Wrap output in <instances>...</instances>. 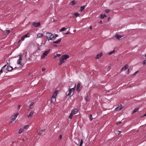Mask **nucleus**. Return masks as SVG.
<instances>
[{
    "instance_id": "f257e3e1",
    "label": "nucleus",
    "mask_w": 146,
    "mask_h": 146,
    "mask_svg": "<svg viewBox=\"0 0 146 146\" xmlns=\"http://www.w3.org/2000/svg\"><path fill=\"white\" fill-rule=\"evenodd\" d=\"M69 58V56L67 55H64L60 58V62L58 64L59 65H61L65 62V60Z\"/></svg>"
},
{
    "instance_id": "f03ea898",
    "label": "nucleus",
    "mask_w": 146,
    "mask_h": 146,
    "mask_svg": "<svg viewBox=\"0 0 146 146\" xmlns=\"http://www.w3.org/2000/svg\"><path fill=\"white\" fill-rule=\"evenodd\" d=\"M46 36L48 41L49 40H54L56 39L53 35L51 33L47 32L46 33Z\"/></svg>"
},
{
    "instance_id": "7ed1b4c3",
    "label": "nucleus",
    "mask_w": 146,
    "mask_h": 146,
    "mask_svg": "<svg viewBox=\"0 0 146 146\" xmlns=\"http://www.w3.org/2000/svg\"><path fill=\"white\" fill-rule=\"evenodd\" d=\"M50 49H49L48 50L44 52L41 57V59H43L44 58L45 56H47L48 54L49 53L50 51Z\"/></svg>"
},
{
    "instance_id": "20e7f679",
    "label": "nucleus",
    "mask_w": 146,
    "mask_h": 146,
    "mask_svg": "<svg viewBox=\"0 0 146 146\" xmlns=\"http://www.w3.org/2000/svg\"><path fill=\"white\" fill-rule=\"evenodd\" d=\"M19 58L18 60L17 61V63L18 64H19L22 66L21 65V61L22 58L23 57V55L22 54H21L19 55Z\"/></svg>"
},
{
    "instance_id": "39448f33",
    "label": "nucleus",
    "mask_w": 146,
    "mask_h": 146,
    "mask_svg": "<svg viewBox=\"0 0 146 146\" xmlns=\"http://www.w3.org/2000/svg\"><path fill=\"white\" fill-rule=\"evenodd\" d=\"M123 107V106L121 105H120L115 109L114 111H120Z\"/></svg>"
},
{
    "instance_id": "423d86ee",
    "label": "nucleus",
    "mask_w": 146,
    "mask_h": 146,
    "mask_svg": "<svg viewBox=\"0 0 146 146\" xmlns=\"http://www.w3.org/2000/svg\"><path fill=\"white\" fill-rule=\"evenodd\" d=\"M33 25L35 27H37L40 26V23H33Z\"/></svg>"
},
{
    "instance_id": "0eeeda50",
    "label": "nucleus",
    "mask_w": 146,
    "mask_h": 146,
    "mask_svg": "<svg viewBox=\"0 0 146 146\" xmlns=\"http://www.w3.org/2000/svg\"><path fill=\"white\" fill-rule=\"evenodd\" d=\"M72 91L71 90H69V92L68 94L66 96V98H69L71 96V94L72 93Z\"/></svg>"
},
{
    "instance_id": "6e6552de",
    "label": "nucleus",
    "mask_w": 146,
    "mask_h": 146,
    "mask_svg": "<svg viewBox=\"0 0 146 146\" xmlns=\"http://www.w3.org/2000/svg\"><path fill=\"white\" fill-rule=\"evenodd\" d=\"M78 110L77 109H75L72 110L71 113L73 115L76 114L78 112Z\"/></svg>"
},
{
    "instance_id": "1a4fd4ad",
    "label": "nucleus",
    "mask_w": 146,
    "mask_h": 146,
    "mask_svg": "<svg viewBox=\"0 0 146 146\" xmlns=\"http://www.w3.org/2000/svg\"><path fill=\"white\" fill-rule=\"evenodd\" d=\"M56 100L55 98L53 97H52L51 98V104H54V103L55 102Z\"/></svg>"
},
{
    "instance_id": "9d476101",
    "label": "nucleus",
    "mask_w": 146,
    "mask_h": 146,
    "mask_svg": "<svg viewBox=\"0 0 146 146\" xmlns=\"http://www.w3.org/2000/svg\"><path fill=\"white\" fill-rule=\"evenodd\" d=\"M19 115L18 113H16L11 118V119L13 121H14L16 119V118L17 115Z\"/></svg>"
},
{
    "instance_id": "9b49d317",
    "label": "nucleus",
    "mask_w": 146,
    "mask_h": 146,
    "mask_svg": "<svg viewBox=\"0 0 146 146\" xmlns=\"http://www.w3.org/2000/svg\"><path fill=\"white\" fill-rule=\"evenodd\" d=\"M128 67V64H126L125 66L123 67L121 69V71H123L124 70H125L127 69Z\"/></svg>"
},
{
    "instance_id": "f8f14e48",
    "label": "nucleus",
    "mask_w": 146,
    "mask_h": 146,
    "mask_svg": "<svg viewBox=\"0 0 146 146\" xmlns=\"http://www.w3.org/2000/svg\"><path fill=\"white\" fill-rule=\"evenodd\" d=\"M122 36L121 35H119L118 34H116L115 36V37L117 38V40H119L120 38H121L122 37Z\"/></svg>"
},
{
    "instance_id": "ddd939ff",
    "label": "nucleus",
    "mask_w": 146,
    "mask_h": 146,
    "mask_svg": "<svg viewBox=\"0 0 146 146\" xmlns=\"http://www.w3.org/2000/svg\"><path fill=\"white\" fill-rule=\"evenodd\" d=\"M34 112L33 111H31L30 113L27 115V117H31L33 115Z\"/></svg>"
},
{
    "instance_id": "4468645a",
    "label": "nucleus",
    "mask_w": 146,
    "mask_h": 146,
    "mask_svg": "<svg viewBox=\"0 0 146 146\" xmlns=\"http://www.w3.org/2000/svg\"><path fill=\"white\" fill-rule=\"evenodd\" d=\"M61 39H59L58 40L53 41V44H59L61 42Z\"/></svg>"
},
{
    "instance_id": "2eb2a0df",
    "label": "nucleus",
    "mask_w": 146,
    "mask_h": 146,
    "mask_svg": "<svg viewBox=\"0 0 146 146\" xmlns=\"http://www.w3.org/2000/svg\"><path fill=\"white\" fill-rule=\"evenodd\" d=\"M13 69V68L10 66H8L7 68V70L8 71H11Z\"/></svg>"
},
{
    "instance_id": "dca6fc26",
    "label": "nucleus",
    "mask_w": 146,
    "mask_h": 146,
    "mask_svg": "<svg viewBox=\"0 0 146 146\" xmlns=\"http://www.w3.org/2000/svg\"><path fill=\"white\" fill-rule=\"evenodd\" d=\"M80 83L78 84L77 87V90L78 92H79L80 91Z\"/></svg>"
},
{
    "instance_id": "f3484780",
    "label": "nucleus",
    "mask_w": 146,
    "mask_h": 146,
    "mask_svg": "<svg viewBox=\"0 0 146 146\" xmlns=\"http://www.w3.org/2000/svg\"><path fill=\"white\" fill-rule=\"evenodd\" d=\"M102 53L97 54L96 56V59H99V58H100L102 56Z\"/></svg>"
},
{
    "instance_id": "a211bd4d",
    "label": "nucleus",
    "mask_w": 146,
    "mask_h": 146,
    "mask_svg": "<svg viewBox=\"0 0 146 146\" xmlns=\"http://www.w3.org/2000/svg\"><path fill=\"white\" fill-rule=\"evenodd\" d=\"M106 15L105 14H101L100 16V18L101 19H103L104 17H106Z\"/></svg>"
},
{
    "instance_id": "6ab92c4d",
    "label": "nucleus",
    "mask_w": 146,
    "mask_h": 146,
    "mask_svg": "<svg viewBox=\"0 0 146 146\" xmlns=\"http://www.w3.org/2000/svg\"><path fill=\"white\" fill-rule=\"evenodd\" d=\"M57 94V92L56 91H55L53 94V95L52 97H53L55 98H56Z\"/></svg>"
},
{
    "instance_id": "aec40b11",
    "label": "nucleus",
    "mask_w": 146,
    "mask_h": 146,
    "mask_svg": "<svg viewBox=\"0 0 146 146\" xmlns=\"http://www.w3.org/2000/svg\"><path fill=\"white\" fill-rule=\"evenodd\" d=\"M44 131V130H41L38 132V134L39 135H40L42 134V132Z\"/></svg>"
},
{
    "instance_id": "412c9836",
    "label": "nucleus",
    "mask_w": 146,
    "mask_h": 146,
    "mask_svg": "<svg viewBox=\"0 0 146 146\" xmlns=\"http://www.w3.org/2000/svg\"><path fill=\"white\" fill-rule=\"evenodd\" d=\"M43 36V35L42 33H38L37 35V38H40Z\"/></svg>"
},
{
    "instance_id": "4be33fe9",
    "label": "nucleus",
    "mask_w": 146,
    "mask_h": 146,
    "mask_svg": "<svg viewBox=\"0 0 146 146\" xmlns=\"http://www.w3.org/2000/svg\"><path fill=\"white\" fill-rule=\"evenodd\" d=\"M85 7V5L82 6H81L80 7V11H82L84 9Z\"/></svg>"
},
{
    "instance_id": "5701e85b",
    "label": "nucleus",
    "mask_w": 146,
    "mask_h": 146,
    "mask_svg": "<svg viewBox=\"0 0 146 146\" xmlns=\"http://www.w3.org/2000/svg\"><path fill=\"white\" fill-rule=\"evenodd\" d=\"M25 38H24V36H23L21 37V39H20L19 40V41H18V43L20 42H21V40H22V41L24 40Z\"/></svg>"
},
{
    "instance_id": "b1692460",
    "label": "nucleus",
    "mask_w": 146,
    "mask_h": 146,
    "mask_svg": "<svg viewBox=\"0 0 146 146\" xmlns=\"http://www.w3.org/2000/svg\"><path fill=\"white\" fill-rule=\"evenodd\" d=\"M24 130L23 129L21 128L20 129L19 131V134H20L22 133L23 132V131Z\"/></svg>"
},
{
    "instance_id": "393cba45",
    "label": "nucleus",
    "mask_w": 146,
    "mask_h": 146,
    "mask_svg": "<svg viewBox=\"0 0 146 146\" xmlns=\"http://www.w3.org/2000/svg\"><path fill=\"white\" fill-rule=\"evenodd\" d=\"M85 99L86 100V101L88 102L90 100V98L88 96H87L85 98Z\"/></svg>"
},
{
    "instance_id": "a878e982",
    "label": "nucleus",
    "mask_w": 146,
    "mask_h": 146,
    "mask_svg": "<svg viewBox=\"0 0 146 146\" xmlns=\"http://www.w3.org/2000/svg\"><path fill=\"white\" fill-rule=\"evenodd\" d=\"M70 3L72 5H74L76 4V1L74 0L72 1Z\"/></svg>"
},
{
    "instance_id": "bb28decb",
    "label": "nucleus",
    "mask_w": 146,
    "mask_h": 146,
    "mask_svg": "<svg viewBox=\"0 0 146 146\" xmlns=\"http://www.w3.org/2000/svg\"><path fill=\"white\" fill-rule=\"evenodd\" d=\"M66 29V28L65 27H63V28H61V29H60L59 30V31L60 32L62 31H65Z\"/></svg>"
},
{
    "instance_id": "cd10ccee",
    "label": "nucleus",
    "mask_w": 146,
    "mask_h": 146,
    "mask_svg": "<svg viewBox=\"0 0 146 146\" xmlns=\"http://www.w3.org/2000/svg\"><path fill=\"white\" fill-rule=\"evenodd\" d=\"M34 103L33 102H31L29 105V108H31L32 106H33Z\"/></svg>"
},
{
    "instance_id": "c85d7f7f",
    "label": "nucleus",
    "mask_w": 146,
    "mask_h": 146,
    "mask_svg": "<svg viewBox=\"0 0 146 146\" xmlns=\"http://www.w3.org/2000/svg\"><path fill=\"white\" fill-rule=\"evenodd\" d=\"M76 84H75V86H74V87L73 88H70V89H69V90H71V91L72 92V91H74L75 90V88H76Z\"/></svg>"
},
{
    "instance_id": "c756f323",
    "label": "nucleus",
    "mask_w": 146,
    "mask_h": 146,
    "mask_svg": "<svg viewBox=\"0 0 146 146\" xmlns=\"http://www.w3.org/2000/svg\"><path fill=\"white\" fill-rule=\"evenodd\" d=\"M74 15L76 17H77V16H78L79 15V14L78 13H74Z\"/></svg>"
},
{
    "instance_id": "7c9ffc66",
    "label": "nucleus",
    "mask_w": 146,
    "mask_h": 146,
    "mask_svg": "<svg viewBox=\"0 0 146 146\" xmlns=\"http://www.w3.org/2000/svg\"><path fill=\"white\" fill-rule=\"evenodd\" d=\"M73 115V114H72L71 113L69 116V118L70 119H71L72 118Z\"/></svg>"
},
{
    "instance_id": "2f4dec72",
    "label": "nucleus",
    "mask_w": 146,
    "mask_h": 146,
    "mask_svg": "<svg viewBox=\"0 0 146 146\" xmlns=\"http://www.w3.org/2000/svg\"><path fill=\"white\" fill-rule=\"evenodd\" d=\"M138 110V109L137 108H136L135 109H134V110H133L132 113H135V112H137V111Z\"/></svg>"
},
{
    "instance_id": "473e14b6",
    "label": "nucleus",
    "mask_w": 146,
    "mask_h": 146,
    "mask_svg": "<svg viewBox=\"0 0 146 146\" xmlns=\"http://www.w3.org/2000/svg\"><path fill=\"white\" fill-rule=\"evenodd\" d=\"M10 31L9 30H7L5 31V33L7 34H8L10 33Z\"/></svg>"
},
{
    "instance_id": "72a5a7b5",
    "label": "nucleus",
    "mask_w": 146,
    "mask_h": 146,
    "mask_svg": "<svg viewBox=\"0 0 146 146\" xmlns=\"http://www.w3.org/2000/svg\"><path fill=\"white\" fill-rule=\"evenodd\" d=\"M115 51L114 50L112 51H111V52H110L109 53V54L110 55L111 54H112L113 53H114V52H115Z\"/></svg>"
},
{
    "instance_id": "f704fd0d",
    "label": "nucleus",
    "mask_w": 146,
    "mask_h": 146,
    "mask_svg": "<svg viewBox=\"0 0 146 146\" xmlns=\"http://www.w3.org/2000/svg\"><path fill=\"white\" fill-rule=\"evenodd\" d=\"M90 119V120H92L93 119L92 118V116L91 114H90V115L89 117Z\"/></svg>"
},
{
    "instance_id": "c9c22d12",
    "label": "nucleus",
    "mask_w": 146,
    "mask_h": 146,
    "mask_svg": "<svg viewBox=\"0 0 146 146\" xmlns=\"http://www.w3.org/2000/svg\"><path fill=\"white\" fill-rule=\"evenodd\" d=\"M29 126L28 125H25L24 126L23 128L24 129H26L27 127H28Z\"/></svg>"
},
{
    "instance_id": "e433bc0d",
    "label": "nucleus",
    "mask_w": 146,
    "mask_h": 146,
    "mask_svg": "<svg viewBox=\"0 0 146 146\" xmlns=\"http://www.w3.org/2000/svg\"><path fill=\"white\" fill-rule=\"evenodd\" d=\"M83 143V140L82 139H81L79 146H81L82 145Z\"/></svg>"
},
{
    "instance_id": "4c0bfd02",
    "label": "nucleus",
    "mask_w": 146,
    "mask_h": 146,
    "mask_svg": "<svg viewBox=\"0 0 146 146\" xmlns=\"http://www.w3.org/2000/svg\"><path fill=\"white\" fill-rule=\"evenodd\" d=\"M110 11V10L109 9H106L105 10V12L107 13H109Z\"/></svg>"
},
{
    "instance_id": "58836bf2",
    "label": "nucleus",
    "mask_w": 146,
    "mask_h": 146,
    "mask_svg": "<svg viewBox=\"0 0 146 146\" xmlns=\"http://www.w3.org/2000/svg\"><path fill=\"white\" fill-rule=\"evenodd\" d=\"M60 55H61V54H56L55 56H56L57 58V57L60 56Z\"/></svg>"
},
{
    "instance_id": "ea45409f",
    "label": "nucleus",
    "mask_w": 146,
    "mask_h": 146,
    "mask_svg": "<svg viewBox=\"0 0 146 146\" xmlns=\"http://www.w3.org/2000/svg\"><path fill=\"white\" fill-rule=\"evenodd\" d=\"M28 33H27L26 35L23 36L25 38L28 37Z\"/></svg>"
},
{
    "instance_id": "a19ab883",
    "label": "nucleus",
    "mask_w": 146,
    "mask_h": 146,
    "mask_svg": "<svg viewBox=\"0 0 146 146\" xmlns=\"http://www.w3.org/2000/svg\"><path fill=\"white\" fill-rule=\"evenodd\" d=\"M129 69L126 72V74H129Z\"/></svg>"
},
{
    "instance_id": "79ce46f5",
    "label": "nucleus",
    "mask_w": 146,
    "mask_h": 146,
    "mask_svg": "<svg viewBox=\"0 0 146 146\" xmlns=\"http://www.w3.org/2000/svg\"><path fill=\"white\" fill-rule=\"evenodd\" d=\"M143 64L144 65H145V64H146V60H144L143 62Z\"/></svg>"
},
{
    "instance_id": "37998d69",
    "label": "nucleus",
    "mask_w": 146,
    "mask_h": 146,
    "mask_svg": "<svg viewBox=\"0 0 146 146\" xmlns=\"http://www.w3.org/2000/svg\"><path fill=\"white\" fill-rule=\"evenodd\" d=\"M45 70H46L45 68H42V72H44V71H45Z\"/></svg>"
},
{
    "instance_id": "c03bdc74",
    "label": "nucleus",
    "mask_w": 146,
    "mask_h": 146,
    "mask_svg": "<svg viewBox=\"0 0 146 146\" xmlns=\"http://www.w3.org/2000/svg\"><path fill=\"white\" fill-rule=\"evenodd\" d=\"M62 135H60L59 137V139H62Z\"/></svg>"
},
{
    "instance_id": "a18cd8bd",
    "label": "nucleus",
    "mask_w": 146,
    "mask_h": 146,
    "mask_svg": "<svg viewBox=\"0 0 146 146\" xmlns=\"http://www.w3.org/2000/svg\"><path fill=\"white\" fill-rule=\"evenodd\" d=\"M138 72V71H137L133 74V75H135Z\"/></svg>"
},
{
    "instance_id": "49530a36",
    "label": "nucleus",
    "mask_w": 146,
    "mask_h": 146,
    "mask_svg": "<svg viewBox=\"0 0 146 146\" xmlns=\"http://www.w3.org/2000/svg\"><path fill=\"white\" fill-rule=\"evenodd\" d=\"M20 107H21V105H19L18 106V110H19L20 108Z\"/></svg>"
},
{
    "instance_id": "de8ad7c7",
    "label": "nucleus",
    "mask_w": 146,
    "mask_h": 146,
    "mask_svg": "<svg viewBox=\"0 0 146 146\" xmlns=\"http://www.w3.org/2000/svg\"><path fill=\"white\" fill-rule=\"evenodd\" d=\"M121 123V122H119L117 123L116 125H118Z\"/></svg>"
},
{
    "instance_id": "09e8293b",
    "label": "nucleus",
    "mask_w": 146,
    "mask_h": 146,
    "mask_svg": "<svg viewBox=\"0 0 146 146\" xmlns=\"http://www.w3.org/2000/svg\"><path fill=\"white\" fill-rule=\"evenodd\" d=\"M53 22H55L57 21V20H56L54 18L53 19Z\"/></svg>"
},
{
    "instance_id": "8fccbe9b",
    "label": "nucleus",
    "mask_w": 146,
    "mask_h": 146,
    "mask_svg": "<svg viewBox=\"0 0 146 146\" xmlns=\"http://www.w3.org/2000/svg\"><path fill=\"white\" fill-rule=\"evenodd\" d=\"M3 72V70L2 69V68L0 70V74H1V73H2Z\"/></svg>"
},
{
    "instance_id": "3c124183",
    "label": "nucleus",
    "mask_w": 146,
    "mask_h": 146,
    "mask_svg": "<svg viewBox=\"0 0 146 146\" xmlns=\"http://www.w3.org/2000/svg\"><path fill=\"white\" fill-rule=\"evenodd\" d=\"M117 132L118 134H119L120 133V131H117Z\"/></svg>"
},
{
    "instance_id": "603ef678",
    "label": "nucleus",
    "mask_w": 146,
    "mask_h": 146,
    "mask_svg": "<svg viewBox=\"0 0 146 146\" xmlns=\"http://www.w3.org/2000/svg\"><path fill=\"white\" fill-rule=\"evenodd\" d=\"M89 29H92V26H90L89 27Z\"/></svg>"
},
{
    "instance_id": "864d4df0",
    "label": "nucleus",
    "mask_w": 146,
    "mask_h": 146,
    "mask_svg": "<svg viewBox=\"0 0 146 146\" xmlns=\"http://www.w3.org/2000/svg\"><path fill=\"white\" fill-rule=\"evenodd\" d=\"M99 23H101V24H102V21L100 20V22H99Z\"/></svg>"
},
{
    "instance_id": "5fc2aeb1",
    "label": "nucleus",
    "mask_w": 146,
    "mask_h": 146,
    "mask_svg": "<svg viewBox=\"0 0 146 146\" xmlns=\"http://www.w3.org/2000/svg\"><path fill=\"white\" fill-rule=\"evenodd\" d=\"M69 34V32H67L66 33H65V34L66 35V34Z\"/></svg>"
},
{
    "instance_id": "6e6d98bb",
    "label": "nucleus",
    "mask_w": 146,
    "mask_h": 146,
    "mask_svg": "<svg viewBox=\"0 0 146 146\" xmlns=\"http://www.w3.org/2000/svg\"><path fill=\"white\" fill-rule=\"evenodd\" d=\"M58 35H57V34H56V35H55V37H58Z\"/></svg>"
},
{
    "instance_id": "4d7b16f0",
    "label": "nucleus",
    "mask_w": 146,
    "mask_h": 146,
    "mask_svg": "<svg viewBox=\"0 0 146 146\" xmlns=\"http://www.w3.org/2000/svg\"><path fill=\"white\" fill-rule=\"evenodd\" d=\"M110 17H108V21L110 20Z\"/></svg>"
},
{
    "instance_id": "13d9d810",
    "label": "nucleus",
    "mask_w": 146,
    "mask_h": 146,
    "mask_svg": "<svg viewBox=\"0 0 146 146\" xmlns=\"http://www.w3.org/2000/svg\"><path fill=\"white\" fill-rule=\"evenodd\" d=\"M6 66H7L6 65H5L2 68H4V67H5Z\"/></svg>"
},
{
    "instance_id": "bf43d9fd",
    "label": "nucleus",
    "mask_w": 146,
    "mask_h": 146,
    "mask_svg": "<svg viewBox=\"0 0 146 146\" xmlns=\"http://www.w3.org/2000/svg\"><path fill=\"white\" fill-rule=\"evenodd\" d=\"M56 58V56L55 55H54V58Z\"/></svg>"
},
{
    "instance_id": "052dcab7",
    "label": "nucleus",
    "mask_w": 146,
    "mask_h": 146,
    "mask_svg": "<svg viewBox=\"0 0 146 146\" xmlns=\"http://www.w3.org/2000/svg\"><path fill=\"white\" fill-rule=\"evenodd\" d=\"M144 116H146V113H145V114L144 115Z\"/></svg>"
},
{
    "instance_id": "680f3d73",
    "label": "nucleus",
    "mask_w": 146,
    "mask_h": 146,
    "mask_svg": "<svg viewBox=\"0 0 146 146\" xmlns=\"http://www.w3.org/2000/svg\"><path fill=\"white\" fill-rule=\"evenodd\" d=\"M54 46H56V47L57 46V45H54Z\"/></svg>"
},
{
    "instance_id": "e2e57ef3",
    "label": "nucleus",
    "mask_w": 146,
    "mask_h": 146,
    "mask_svg": "<svg viewBox=\"0 0 146 146\" xmlns=\"http://www.w3.org/2000/svg\"><path fill=\"white\" fill-rule=\"evenodd\" d=\"M111 66H109V67H108V68H111Z\"/></svg>"
},
{
    "instance_id": "0e129e2a",
    "label": "nucleus",
    "mask_w": 146,
    "mask_h": 146,
    "mask_svg": "<svg viewBox=\"0 0 146 146\" xmlns=\"http://www.w3.org/2000/svg\"><path fill=\"white\" fill-rule=\"evenodd\" d=\"M12 123V121H11L9 122V123Z\"/></svg>"
},
{
    "instance_id": "69168bd1",
    "label": "nucleus",
    "mask_w": 146,
    "mask_h": 146,
    "mask_svg": "<svg viewBox=\"0 0 146 146\" xmlns=\"http://www.w3.org/2000/svg\"><path fill=\"white\" fill-rule=\"evenodd\" d=\"M145 57H146V55H145Z\"/></svg>"
},
{
    "instance_id": "338daca9",
    "label": "nucleus",
    "mask_w": 146,
    "mask_h": 146,
    "mask_svg": "<svg viewBox=\"0 0 146 146\" xmlns=\"http://www.w3.org/2000/svg\"><path fill=\"white\" fill-rule=\"evenodd\" d=\"M23 141H24V139H23Z\"/></svg>"
}]
</instances>
